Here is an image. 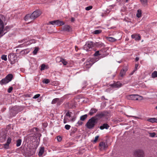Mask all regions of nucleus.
<instances>
[{
	"mask_svg": "<svg viewBox=\"0 0 157 157\" xmlns=\"http://www.w3.org/2000/svg\"><path fill=\"white\" fill-rule=\"evenodd\" d=\"M99 146L100 147V150H102L107 148L108 145L107 143H105L104 142H101L99 143Z\"/></svg>",
	"mask_w": 157,
	"mask_h": 157,
	"instance_id": "1a4fd4ad",
	"label": "nucleus"
},
{
	"mask_svg": "<svg viewBox=\"0 0 157 157\" xmlns=\"http://www.w3.org/2000/svg\"><path fill=\"white\" fill-rule=\"evenodd\" d=\"M98 110L94 108H92L91 109V110L90 111V112L89 113V114L90 115H92L94 113H96Z\"/></svg>",
	"mask_w": 157,
	"mask_h": 157,
	"instance_id": "a211bd4d",
	"label": "nucleus"
},
{
	"mask_svg": "<svg viewBox=\"0 0 157 157\" xmlns=\"http://www.w3.org/2000/svg\"><path fill=\"white\" fill-rule=\"evenodd\" d=\"M41 13L40 10H35L31 15L32 19H34L39 17Z\"/></svg>",
	"mask_w": 157,
	"mask_h": 157,
	"instance_id": "6e6552de",
	"label": "nucleus"
},
{
	"mask_svg": "<svg viewBox=\"0 0 157 157\" xmlns=\"http://www.w3.org/2000/svg\"><path fill=\"white\" fill-rule=\"evenodd\" d=\"M72 113L71 112H70L68 111L67 112V113L66 114V115L67 116L69 117H71V114Z\"/></svg>",
	"mask_w": 157,
	"mask_h": 157,
	"instance_id": "37998d69",
	"label": "nucleus"
},
{
	"mask_svg": "<svg viewBox=\"0 0 157 157\" xmlns=\"http://www.w3.org/2000/svg\"><path fill=\"white\" fill-rule=\"evenodd\" d=\"M75 21V19L73 17H72L71 19V22H73Z\"/></svg>",
	"mask_w": 157,
	"mask_h": 157,
	"instance_id": "3c124183",
	"label": "nucleus"
},
{
	"mask_svg": "<svg viewBox=\"0 0 157 157\" xmlns=\"http://www.w3.org/2000/svg\"><path fill=\"white\" fill-rule=\"evenodd\" d=\"M70 27L68 25H66L63 27V30L64 31L69 32L70 31Z\"/></svg>",
	"mask_w": 157,
	"mask_h": 157,
	"instance_id": "f3484780",
	"label": "nucleus"
},
{
	"mask_svg": "<svg viewBox=\"0 0 157 157\" xmlns=\"http://www.w3.org/2000/svg\"><path fill=\"white\" fill-rule=\"evenodd\" d=\"M75 49L76 51H77V50L78 49V48L76 46H75Z\"/></svg>",
	"mask_w": 157,
	"mask_h": 157,
	"instance_id": "864d4df0",
	"label": "nucleus"
},
{
	"mask_svg": "<svg viewBox=\"0 0 157 157\" xmlns=\"http://www.w3.org/2000/svg\"><path fill=\"white\" fill-rule=\"evenodd\" d=\"M126 97L128 100H139L142 99V98H142V97L138 95L132 94L128 95L126 96Z\"/></svg>",
	"mask_w": 157,
	"mask_h": 157,
	"instance_id": "39448f33",
	"label": "nucleus"
},
{
	"mask_svg": "<svg viewBox=\"0 0 157 157\" xmlns=\"http://www.w3.org/2000/svg\"><path fill=\"white\" fill-rule=\"evenodd\" d=\"M21 139H18L16 141V146L17 147L19 146L21 144Z\"/></svg>",
	"mask_w": 157,
	"mask_h": 157,
	"instance_id": "a878e982",
	"label": "nucleus"
},
{
	"mask_svg": "<svg viewBox=\"0 0 157 157\" xmlns=\"http://www.w3.org/2000/svg\"><path fill=\"white\" fill-rule=\"evenodd\" d=\"M59 101V99L58 98H56L53 99L52 101V104H55L57 102Z\"/></svg>",
	"mask_w": 157,
	"mask_h": 157,
	"instance_id": "c85d7f7f",
	"label": "nucleus"
},
{
	"mask_svg": "<svg viewBox=\"0 0 157 157\" xmlns=\"http://www.w3.org/2000/svg\"><path fill=\"white\" fill-rule=\"evenodd\" d=\"M136 61H137L139 60V58L138 57H136L135 59Z\"/></svg>",
	"mask_w": 157,
	"mask_h": 157,
	"instance_id": "603ef678",
	"label": "nucleus"
},
{
	"mask_svg": "<svg viewBox=\"0 0 157 157\" xmlns=\"http://www.w3.org/2000/svg\"><path fill=\"white\" fill-rule=\"evenodd\" d=\"M71 126L70 125L67 124L65 125V128L67 130H69L70 129Z\"/></svg>",
	"mask_w": 157,
	"mask_h": 157,
	"instance_id": "c03bdc74",
	"label": "nucleus"
},
{
	"mask_svg": "<svg viewBox=\"0 0 157 157\" xmlns=\"http://www.w3.org/2000/svg\"><path fill=\"white\" fill-rule=\"evenodd\" d=\"M39 48H37V47L35 48L34 50V51H33V52L34 55H36L37 54V52L39 50Z\"/></svg>",
	"mask_w": 157,
	"mask_h": 157,
	"instance_id": "473e14b6",
	"label": "nucleus"
},
{
	"mask_svg": "<svg viewBox=\"0 0 157 157\" xmlns=\"http://www.w3.org/2000/svg\"><path fill=\"white\" fill-rule=\"evenodd\" d=\"M13 75L12 74H9L6 76L5 78L2 79L0 81L1 85L5 84L10 81L13 78Z\"/></svg>",
	"mask_w": 157,
	"mask_h": 157,
	"instance_id": "f03ea898",
	"label": "nucleus"
},
{
	"mask_svg": "<svg viewBox=\"0 0 157 157\" xmlns=\"http://www.w3.org/2000/svg\"><path fill=\"white\" fill-rule=\"evenodd\" d=\"M134 157H144V153L142 149H138L135 150L133 152Z\"/></svg>",
	"mask_w": 157,
	"mask_h": 157,
	"instance_id": "7ed1b4c3",
	"label": "nucleus"
},
{
	"mask_svg": "<svg viewBox=\"0 0 157 157\" xmlns=\"http://www.w3.org/2000/svg\"><path fill=\"white\" fill-rule=\"evenodd\" d=\"M38 136H39V137H40V136H41V134L39 133L38 134Z\"/></svg>",
	"mask_w": 157,
	"mask_h": 157,
	"instance_id": "5fc2aeb1",
	"label": "nucleus"
},
{
	"mask_svg": "<svg viewBox=\"0 0 157 157\" xmlns=\"http://www.w3.org/2000/svg\"><path fill=\"white\" fill-rule=\"evenodd\" d=\"M101 30H97L94 31L93 33L95 34H98L101 33Z\"/></svg>",
	"mask_w": 157,
	"mask_h": 157,
	"instance_id": "cd10ccee",
	"label": "nucleus"
},
{
	"mask_svg": "<svg viewBox=\"0 0 157 157\" xmlns=\"http://www.w3.org/2000/svg\"><path fill=\"white\" fill-rule=\"evenodd\" d=\"M57 140L59 142H60L62 140V138L60 136H58L57 137Z\"/></svg>",
	"mask_w": 157,
	"mask_h": 157,
	"instance_id": "ea45409f",
	"label": "nucleus"
},
{
	"mask_svg": "<svg viewBox=\"0 0 157 157\" xmlns=\"http://www.w3.org/2000/svg\"><path fill=\"white\" fill-rule=\"evenodd\" d=\"M141 3L143 4H146L147 2V0H140Z\"/></svg>",
	"mask_w": 157,
	"mask_h": 157,
	"instance_id": "de8ad7c7",
	"label": "nucleus"
},
{
	"mask_svg": "<svg viewBox=\"0 0 157 157\" xmlns=\"http://www.w3.org/2000/svg\"><path fill=\"white\" fill-rule=\"evenodd\" d=\"M108 113L106 112H103L98 113L94 117L95 119L98 122V121L103 117L108 116Z\"/></svg>",
	"mask_w": 157,
	"mask_h": 157,
	"instance_id": "20e7f679",
	"label": "nucleus"
},
{
	"mask_svg": "<svg viewBox=\"0 0 157 157\" xmlns=\"http://www.w3.org/2000/svg\"><path fill=\"white\" fill-rule=\"evenodd\" d=\"M156 109H157V106L156 107Z\"/></svg>",
	"mask_w": 157,
	"mask_h": 157,
	"instance_id": "6e6d98bb",
	"label": "nucleus"
},
{
	"mask_svg": "<svg viewBox=\"0 0 157 157\" xmlns=\"http://www.w3.org/2000/svg\"><path fill=\"white\" fill-rule=\"evenodd\" d=\"M108 11H109V10H104V12L103 13H102L101 16H103L108 14L109 12V11L107 12Z\"/></svg>",
	"mask_w": 157,
	"mask_h": 157,
	"instance_id": "2f4dec72",
	"label": "nucleus"
},
{
	"mask_svg": "<svg viewBox=\"0 0 157 157\" xmlns=\"http://www.w3.org/2000/svg\"><path fill=\"white\" fill-rule=\"evenodd\" d=\"M87 114L83 115L80 117V120L82 121H84L87 117Z\"/></svg>",
	"mask_w": 157,
	"mask_h": 157,
	"instance_id": "5701e85b",
	"label": "nucleus"
},
{
	"mask_svg": "<svg viewBox=\"0 0 157 157\" xmlns=\"http://www.w3.org/2000/svg\"><path fill=\"white\" fill-rule=\"evenodd\" d=\"M99 51H98L96 52L94 54V56H97L98 55H100V54L99 53Z\"/></svg>",
	"mask_w": 157,
	"mask_h": 157,
	"instance_id": "79ce46f5",
	"label": "nucleus"
},
{
	"mask_svg": "<svg viewBox=\"0 0 157 157\" xmlns=\"http://www.w3.org/2000/svg\"><path fill=\"white\" fill-rule=\"evenodd\" d=\"M63 59L60 57H57L56 59V60L57 62L59 63L61 62Z\"/></svg>",
	"mask_w": 157,
	"mask_h": 157,
	"instance_id": "c756f323",
	"label": "nucleus"
},
{
	"mask_svg": "<svg viewBox=\"0 0 157 157\" xmlns=\"http://www.w3.org/2000/svg\"><path fill=\"white\" fill-rule=\"evenodd\" d=\"M148 133L149 135V136L152 137H154L156 134V133L154 132L152 133L149 132Z\"/></svg>",
	"mask_w": 157,
	"mask_h": 157,
	"instance_id": "7c9ffc66",
	"label": "nucleus"
},
{
	"mask_svg": "<svg viewBox=\"0 0 157 157\" xmlns=\"http://www.w3.org/2000/svg\"><path fill=\"white\" fill-rule=\"evenodd\" d=\"M44 148H41L40 149L39 152V154H38L39 155V156H41L43 154V153H44Z\"/></svg>",
	"mask_w": 157,
	"mask_h": 157,
	"instance_id": "bb28decb",
	"label": "nucleus"
},
{
	"mask_svg": "<svg viewBox=\"0 0 157 157\" xmlns=\"http://www.w3.org/2000/svg\"><path fill=\"white\" fill-rule=\"evenodd\" d=\"M97 122L94 117H92L88 121L86 124V126L89 129L93 128Z\"/></svg>",
	"mask_w": 157,
	"mask_h": 157,
	"instance_id": "f257e3e1",
	"label": "nucleus"
},
{
	"mask_svg": "<svg viewBox=\"0 0 157 157\" xmlns=\"http://www.w3.org/2000/svg\"><path fill=\"white\" fill-rule=\"evenodd\" d=\"M94 47L93 43L91 41L86 42L84 47V49L86 51L90 50L91 49Z\"/></svg>",
	"mask_w": 157,
	"mask_h": 157,
	"instance_id": "423d86ee",
	"label": "nucleus"
},
{
	"mask_svg": "<svg viewBox=\"0 0 157 157\" xmlns=\"http://www.w3.org/2000/svg\"><path fill=\"white\" fill-rule=\"evenodd\" d=\"M61 62L64 65H66L67 63V61L65 59H62V60Z\"/></svg>",
	"mask_w": 157,
	"mask_h": 157,
	"instance_id": "c9c22d12",
	"label": "nucleus"
},
{
	"mask_svg": "<svg viewBox=\"0 0 157 157\" xmlns=\"http://www.w3.org/2000/svg\"><path fill=\"white\" fill-rule=\"evenodd\" d=\"M4 25L2 21L0 19V35L1 34L3 29Z\"/></svg>",
	"mask_w": 157,
	"mask_h": 157,
	"instance_id": "dca6fc26",
	"label": "nucleus"
},
{
	"mask_svg": "<svg viewBox=\"0 0 157 157\" xmlns=\"http://www.w3.org/2000/svg\"><path fill=\"white\" fill-rule=\"evenodd\" d=\"M128 70L127 67H125L124 68H123L121 71L120 75L121 77H123L125 75L126 71Z\"/></svg>",
	"mask_w": 157,
	"mask_h": 157,
	"instance_id": "f8f14e48",
	"label": "nucleus"
},
{
	"mask_svg": "<svg viewBox=\"0 0 157 157\" xmlns=\"http://www.w3.org/2000/svg\"><path fill=\"white\" fill-rule=\"evenodd\" d=\"M138 67V64H135V69H136V70H134L133 72H132V73L131 74V75H132L133 74V73H134Z\"/></svg>",
	"mask_w": 157,
	"mask_h": 157,
	"instance_id": "09e8293b",
	"label": "nucleus"
},
{
	"mask_svg": "<svg viewBox=\"0 0 157 157\" xmlns=\"http://www.w3.org/2000/svg\"><path fill=\"white\" fill-rule=\"evenodd\" d=\"M151 76L153 78L157 77V71H154L151 74Z\"/></svg>",
	"mask_w": 157,
	"mask_h": 157,
	"instance_id": "b1692460",
	"label": "nucleus"
},
{
	"mask_svg": "<svg viewBox=\"0 0 157 157\" xmlns=\"http://www.w3.org/2000/svg\"><path fill=\"white\" fill-rule=\"evenodd\" d=\"M27 97H29V95H28Z\"/></svg>",
	"mask_w": 157,
	"mask_h": 157,
	"instance_id": "13d9d810",
	"label": "nucleus"
},
{
	"mask_svg": "<svg viewBox=\"0 0 157 157\" xmlns=\"http://www.w3.org/2000/svg\"><path fill=\"white\" fill-rule=\"evenodd\" d=\"M109 86L113 88H117L121 86L122 84L119 82H117L116 83H114L113 84H110Z\"/></svg>",
	"mask_w": 157,
	"mask_h": 157,
	"instance_id": "9b49d317",
	"label": "nucleus"
},
{
	"mask_svg": "<svg viewBox=\"0 0 157 157\" xmlns=\"http://www.w3.org/2000/svg\"><path fill=\"white\" fill-rule=\"evenodd\" d=\"M132 38L134 39L136 41L139 40L141 39V36L139 34H133L131 36Z\"/></svg>",
	"mask_w": 157,
	"mask_h": 157,
	"instance_id": "ddd939ff",
	"label": "nucleus"
},
{
	"mask_svg": "<svg viewBox=\"0 0 157 157\" xmlns=\"http://www.w3.org/2000/svg\"><path fill=\"white\" fill-rule=\"evenodd\" d=\"M64 24V22L60 21L59 20H55L53 21H49L47 23L48 25L51 24L53 25H61Z\"/></svg>",
	"mask_w": 157,
	"mask_h": 157,
	"instance_id": "0eeeda50",
	"label": "nucleus"
},
{
	"mask_svg": "<svg viewBox=\"0 0 157 157\" xmlns=\"http://www.w3.org/2000/svg\"><path fill=\"white\" fill-rule=\"evenodd\" d=\"M15 111L13 109H11L10 110V115L11 117L14 116L16 113Z\"/></svg>",
	"mask_w": 157,
	"mask_h": 157,
	"instance_id": "393cba45",
	"label": "nucleus"
},
{
	"mask_svg": "<svg viewBox=\"0 0 157 157\" xmlns=\"http://www.w3.org/2000/svg\"><path fill=\"white\" fill-rule=\"evenodd\" d=\"M109 126L107 124H104L102 125L101 126L100 128L101 130H103L104 128L107 129L109 128Z\"/></svg>",
	"mask_w": 157,
	"mask_h": 157,
	"instance_id": "2eb2a0df",
	"label": "nucleus"
},
{
	"mask_svg": "<svg viewBox=\"0 0 157 157\" xmlns=\"http://www.w3.org/2000/svg\"><path fill=\"white\" fill-rule=\"evenodd\" d=\"M108 40L110 42H114L116 40V39L112 37H108L107 38Z\"/></svg>",
	"mask_w": 157,
	"mask_h": 157,
	"instance_id": "aec40b11",
	"label": "nucleus"
},
{
	"mask_svg": "<svg viewBox=\"0 0 157 157\" xmlns=\"http://www.w3.org/2000/svg\"><path fill=\"white\" fill-rule=\"evenodd\" d=\"M30 19H32V17H31V15H30L29 14H28V15H26L25 16V21H29V20Z\"/></svg>",
	"mask_w": 157,
	"mask_h": 157,
	"instance_id": "4be33fe9",
	"label": "nucleus"
},
{
	"mask_svg": "<svg viewBox=\"0 0 157 157\" xmlns=\"http://www.w3.org/2000/svg\"><path fill=\"white\" fill-rule=\"evenodd\" d=\"M141 10H137V12L136 14V17L138 18H139L141 16Z\"/></svg>",
	"mask_w": 157,
	"mask_h": 157,
	"instance_id": "412c9836",
	"label": "nucleus"
},
{
	"mask_svg": "<svg viewBox=\"0 0 157 157\" xmlns=\"http://www.w3.org/2000/svg\"><path fill=\"white\" fill-rule=\"evenodd\" d=\"M13 89V87H10L8 90V92L9 93H10L11 92V91H12V90Z\"/></svg>",
	"mask_w": 157,
	"mask_h": 157,
	"instance_id": "49530a36",
	"label": "nucleus"
},
{
	"mask_svg": "<svg viewBox=\"0 0 157 157\" xmlns=\"http://www.w3.org/2000/svg\"><path fill=\"white\" fill-rule=\"evenodd\" d=\"M50 81L48 79H44L43 80V82L44 83H45L46 84H48L50 82Z\"/></svg>",
	"mask_w": 157,
	"mask_h": 157,
	"instance_id": "72a5a7b5",
	"label": "nucleus"
},
{
	"mask_svg": "<svg viewBox=\"0 0 157 157\" xmlns=\"http://www.w3.org/2000/svg\"><path fill=\"white\" fill-rule=\"evenodd\" d=\"M7 132V130L5 129H3L2 132V136L4 139L6 138Z\"/></svg>",
	"mask_w": 157,
	"mask_h": 157,
	"instance_id": "4468645a",
	"label": "nucleus"
},
{
	"mask_svg": "<svg viewBox=\"0 0 157 157\" xmlns=\"http://www.w3.org/2000/svg\"><path fill=\"white\" fill-rule=\"evenodd\" d=\"M35 130L36 131H37L38 130V129L37 128H33L30 130H29L30 132H35L34 130Z\"/></svg>",
	"mask_w": 157,
	"mask_h": 157,
	"instance_id": "e433bc0d",
	"label": "nucleus"
},
{
	"mask_svg": "<svg viewBox=\"0 0 157 157\" xmlns=\"http://www.w3.org/2000/svg\"><path fill=\"white\" fill-rule=\"evenodd\" d=\"M93 6H89L85 8V10H90L92 9Z\"/></svg>",
	"mask_w": 157,
	"mask_h": 157,
	"instance_id": "a19ab883",
	"label": "nucleus"
},
{
	"mask_svg": "<svg viewBox=\"0 0 157 157\" xmlns=\"http://www.w3.org/2000/svg\"><path fill=\"white\" fill-rule=\"evenodd\" d=\"M45 67V64H42L41 66L40 70L41 71L44 70V69Z\"/></svg>",
	"mask_w": 157,
	"mask_h": 157,
	"instance_id": "58836bf2",
	"label": "nucleus"
},
{
	"mask_svg": "<svg viewBox=\"0 0 157 157\" xmlns=\"http://www.w3.org/2000/svg\"><path fill=\"white\" fill-rule=\"evenodd\" d=\"M64 123H65V121H64Z\"/></svg>",
	"mask_w": 157,
	"mask_h": 157,
	"instance_id": "bf43d9fd",
	"label": "nucleus"
},
{
	"mask_svg": "<svg viewBox=\"0 0 157 157\" xmlns=\"http://www.w3.org/2000/svg\"><path fill=\"white\" fill-rule=\"evenodd\" d=\"M40 96V94H38L35 95L33 97V99H36L38 98H39Z\"/></svg>",
	"mask_w": 157,
	"mask_h": 157,
	"instance_id": "a18cd8bd",
	"label": "nucleus"
},
{
	"mask_svg": "<svg viewBox=\"0 0 157 157\" xmlns=\"http://www.w3.org/2000/svg\"><path fill=\"white\" fill-rule=\"evenodd\" d=\"M11 139L10 137L8 138L6 143L4 144V147L6 149H8L9 147V145L10 143Z\"/></svg>",
	"mask_w": 157,
	"mask_h": 157,
	"instance_id": "9d476101",
	"label": "nucleus"
},
{
	"mask_svg": "<svg viewBox=\"0 0 157 157\" xmlns=\"http://www.w3.org/2000/svg\"><path fill=\"white\" fill-rule=\"evenodd\" d=\"M98 138H99V136H96L95 137L94 140V142L95 143H96L97 142V140H98Z\"/></svg>",
	"mask_w": 157,
	"mask_h": 157,
	"instance_id": "8fccbe9b",
	"label": "nucleus"
},
{
	"mask_svg": "<svg viewBox=\"0 0 157 157\" xmlns=\"http://www.w3.org/2000/svg\"><path fill=\"white\" fill-rule=\"evenodd\" d=\"M1 58L2 60L6 61L7 59L6 56L5 55H3L1 57Z\"/></svg>",
	"mask_w": 157,
	"mask_h": 157,
	"instance_id": "4c0bfd02",
	"label": "nucleus"
},
{
	"mask_svg": "<svg viewBox=\"0 0 157 157\" xmlns=\"http://www.w3.org/2000/svg\"><path fill=\"white\" fill-rule=\"evenodd\" d=\"M149 121L153 123V122H157V118H153L149 119L148 120Z\"/></svg>",
	"mask_w": 157,
	"mask_h": 157,
	"instance_id": "6ab92c4d",
	"label": "nucleus"
},
{
	"mask_svg": "<svg viewBox=\"0 0 157 157\" xmlns=\"http://www.w3.org/2000/svg\"><path fill=\"white\" fill-rule=\"evenodd\" d=\"M128 0H126V2H127L128 1Z\"/></svg>",
	"mask_w": 157,
	"mask_h": 157,
	"instance_id": "4d7b16f0",
	"label": "nucleus"
},
{
	"mask_svg": "<svg viewBox=\"0 0 157 157\" xmlns=\"http://www.w3.org/2000/svg\"><path fill=\"white\" fill-rule=\"evenodd\" d=\"M13 54H10L8 55L9 59L11 61L13 60L12 57H13Z\"/></svg>",
	"mask_w": 157,
	"mask_h": 157,
	"instance_id": "f704fd0d",
	"label": "nucleus"
}]
</instances>
